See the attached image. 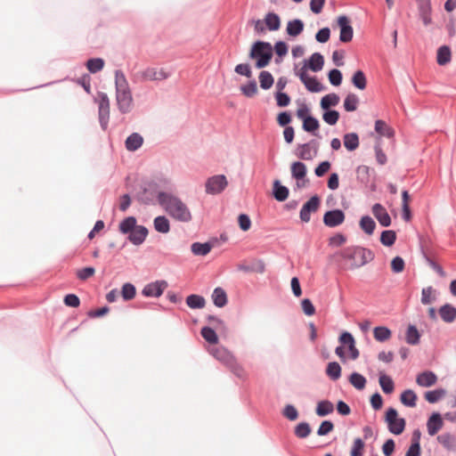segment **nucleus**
I'll return each mask as SVG.
<instances>
[{
  "label": "nucleus",
  "mask_w": 456,
  "mask_h": 456,
  "mask_svg": "<svg viewBox=\"0 0 456 456\" xmlns=\"http://www.w3.org/2000/svg\"><path fill=\"white\" fill-rule=\"evenodd\" d=\"M158 201L174 220L181 223H189L192 220V214L189 207L177 196L167 192H159Z\"/></svg>",
  "instance_id": "nucleus-1"
},
{
  "label": "nucleus",
  "mask_w": 456,
  "mask_h": 456,
  "mask_svg": "<svg viewBox=\"0 0 456 456\" xmlns=\"http://www.w3.org/2000/svg\"><path fill=\"white\" fill-rule=\"evenodd\" d=\"M116 100L118 110L122 113H128L133 107L132 93L125 75L117 70L115 73Z\"/></svg>",
  "instance_id": "nucleus-2"
},
{
  "label": "nucleus",
  "mask_w": 456,
  "mask_h": 456,
  "mask_svg": "<svg viewBox=\"0 0 456 456\" xmlns=\"http://www.w3.org/2000/svg\"><path fill=\"white\" fill-rule=\"evenodd\" d=\"M340 256L348 263V268L355 269L372 260L370 250L361 247H348L340 252Z\"/></svg>",
  "instance_id": "nucleus-3"
},
{
  "label": "nucleus",
  "mask_w": 456,
  "mask_h": 456,
  "mask_svg": "<svg viewBox=\"0 0 456 456\" xmlns=\"http://www.w3.org/2000/svg\"><path fill=\"white\" fill-rule=\"evenodd\" d=\"M249 57L256 60V67L262 69L266 67L273 57V47L270 43L258 41L251 48Z\"/></svg>",
  "instance_id": "nucleus-4"
},
{
  "label": "nucleus",
  "mask_w": 456,
  "mask_h": 456,
  "mask_svg": "<svg viewBox=\"0 0 456 456\" xmlns=\"http://www.w3.org/2000/svg\"><path fill=\"white\" fill-rule=\"evenodd\" d=\"M136 77L142 82H159L167 79L170 72L164 68L148 67L139 71Z\"/></svg>",
  "instance_id": "nucleus-5"
},
{
  "label": "nucleus",
  "mask_w": 456,
  "mask_h": 456,
  "mask_svg": "<svg viewBox=\"0 0 456 456\" xmlns=\"http://www.w3.org/2000/svg\"><path fill=\"white\" fill-rule=\"evenodd\" d=\"M228 182L224 175H214L206 182V192L208 194H218L227 186Z\"/></svg>",
  "instance_id": "nucleus-6"
},
{
  "label": "nucleus",
  "mask_w": 456,
  "mask_h": 456,
  "mask_svg": "<svg viewBox=\"0 0 456 456\" xmlns=\"http://www.w3.org/2000/svg\"><path fill=\"white\" fill-rule=\"evenodd\" d=\"M296 74L299 77L300 80L304 83L309 91L319 92L322 90L321 83H319L315 77H312L307 75L306 65H303L300 69H298L296 71Z\"/></svg>",
  "instance_id": "nucleus-7"
},
{
  "label": "nucleus",
  "mask_w": 456,
  "mask_h": 456,
  "mask_svg": "<svg viewBox=\"0 0 456 456\" xmlns=\"http://www.w3.org/2000/svg\"><path fill=\"white\" fill-rule=\"evenodd\" d=\"M99 98V119L103 129L107 128L110 118V100L105 94H100Z\"/></svg>",
  "instance_id": "nucleus-8"
},
{
  "label": "nucleus",
  "mask_w": 456,
  "mask_h": 456,
  "mask_svg": "<svg viewBox=\"0 0 456 456\" xmlns=\"http://www.w3.org/2000/svg\"><path fill=\"white\" fill-rule=\"evenodd\" d=\"M338 25L340 28L339 40L343 43L352 41L354 36V29L350 25V20L346 16H339L338 18Z\"/></svg>",
  "instance_id": "nucleus-9"
},
{
  "label": "nucleus",
  "mask_w": 456,
  "mask_h": 456,
  "mask_svg": "<svg viewBox=\"0 0 456 456\" xmlns=\"http://www.w3.org/2000/svg\"><path fill=\"white\" fill-rule=\"evenodd\" d=\"M320 207V199L318 196H313L307 202H305L300 210V219L308 223L311 219V213H314Z\"/></svg>",
  "instance_id": "nucleus-10"
},
{
  "label": "nucleus",
  "mask_w": 456,
  "mask_h": 456,
  "mask_svg": "<svg viewBox=\"0 0 456 456\" xmlns=\"http://www.w3.org/2000/svg\"><path fill=\"white\" fill-rule=\"evenodd\" d=\"M167 288V282L165 281H157L147 284L143 289L142 294L145 297H159L162 295L164 290Z\"/></svg>",
  "instance_id": "nucleus-11"
},
{
  "label": "nucleus",
  "mask_w": 456,
  "mask_h": 456,
  "mask_svg": "<svg viewBox=\"0 0 456 456\" xmlns=\"http://www.w3.org/2000/svg\"><path fill=\"white\" fill-rule=\"evenodd\" d=\"M341 345L346 347L350 353V357L356 360L359 357V350L355 346V341L352 334L349 332H343L338 338Z\"/></svg>",
  "instance_id": "nucleus-12"
},
{
  "label": "nucleus",
  "mask_w": 456,
  "mask_h": 456,
  "mask_svg": "<svg viewBox=\"0 0 456 456\" xmlns=\"http://www.w3.org/2000/svg\"><path fill=\"white\" fill-rule=\"evenodd\" d=\"M345 221V214L340 209L328 211L323 216V223L328 227H336Z\"/></svg>",
  "instance_id": "nucleus-13"
},
{
  "label": "nucleus",
  "mask_w": 456,
  "mask_h": 456,
  "mask_svg": "<svg viewBox=\"0 0 456 456\" xmlns=\"http://www.w3.org/2000/svg\"><path fill=\"white\" fill-rule=\"evenodd\" d=\"M318 151V148L314 142L298 145L297 156L305 160L313 159Z\"/></svg>",
  "instance_id": "nucleus-14"
},
{
  "label": "nucleus",
  "mask_w": 456,
  "mask_h": 456,
  "mask_svg": "<svg viewBox=\"0 0 456 456\" xmlns=\"http://www.w3.org/2000/svg\"><path fill=\"white\" fill-rule=\"evenodd\" d=\"M444 425V420L442 416L438 412H434L428 419L427 428L428 434L429 436H436L438 434L439 430H441Z\"/></svg>",
  "instance_id": "nucleus-15"
},
{
  "label": "nucleus",
  "mask_w": 456,
  "mask_h": 456,
  "mask_svg": "<svg viewBox=\"0 0 456 456\" xmlns=\"http://www.w3.org/2000/svg\"><path fill=\"white\" fill-rule=\"evenodd\" d=\"M419 17L425 25L432 23L431 12L432 7L430 0H417Z\"/></svg>",
  "instance_id": "nucleus-16"
},
{
  "label": "nucleus",
  "mask_w": 456,
  "mask_h": 456,
  "mask_svg": "<svg viewBox=\"0 0 456 456\" xmlns=\"http://www.w3.org/2000/svg\"><path fill=\"white\" fill-rule=\"evenodd\" d=\"M416 382L422 387H431L437 383V377L433 371H423L418 374Z\"/></svg>",
  "instance_id": "nucleus-17"
},
{
  "label": "nucleus",
  "mask_w": 456,
  "mask_h": 456,
  "mask_svg": "<svg viewBox=\"0 0 456 456\" xmlns=\"http://www.w3.org/2000/svg\"><path fill=\"white\" fill-rule=\"evenodd\" d=\"M372 214L378 219L379 224L383 226L390 225L391 219L386 208L380 204L377 203L372 207Z\"/></svg>",
  "instance_id": "nucleus-18"
},
{
  "label": "nucleus",
  "mask_w": 456,
  "mask_h": 456,
  "mask_svg": "<svg viewBox=\"0 0 456 456\" xmlns=\"http://www.w3.org/2000/svg\"><path fill=\"white\" fill-rule=\"evenodd\" d=\"M148 235V230L142 225L137 226L133 230L128 236L129 240L134 245L142 244Z\"/></svg>",
  "instance_id": "nucleus-19"
},
{
  "label": "nucleus",
  "mask_w": 456,
  "mask_h": 456,
  "mask_svg": "<svg viewBox=\"0 0 456 456\" xmlns=\"http://www.w3.org/2000/svg\"><path fill=\"white\" fill-rule=\"evenodd\" d=\"M421 333L415 325L409 324L405 333L404 339L410 345H418L420 342Z\"/></svg>",
  "instance_id": "nucleus-20"
},
{
  "label": "nucleus",
  "mask_w": 456,
  "mask_h": 456,
  "mask_svg": "<svg viewBox=\"0 0 456 456\" xmlns=\"http://www.w3.org/2000/svg\"><path fill=\"white\" fill-rule=\"evenodd\" d=\"M396 420L397 411L394 408L388 409L386 413V421L388 424L389 430L395 435H399V423Z\"/></svg>",
  "instance_id": "nucleus-21"
},
{
  "label": "nucleus",
  "mask_w": 456,
  "mask_h": 456,
  "mask_svg": "<svg viewBox=\"0 0 456 456\" xmlns=\"http://www.w3.org/2000/svg\"><path fill=\"white\" fill-rule=\"evenodd\" d=\"M323 64H324L323 56L319 53H315L312 54V56L310 57V59L307 61H305L304 65H306L307 69H310L311 70H313L314 72H317L322 69Z\"/></svg>",
  "instance_id": "nucleus-22"
},
{
  "label": "nucleus",
  "mask_w": 456,
  "mask_h": 456,
  "mask_svg": "<svg viewBox=\"0 0 456 456\" xmlns=\"http://www.w3.org/2000/svg\"><path fill=\"white\" fill-rule=\"evenodd\" d=\"M214 355L217 360L221 361L230 368H233L236 365L234 357L224 348H217Z\"/></svg>",
  "instance_id": "nucleus-23"
},
{
  "label": "nucleus",
  "mask_w": 456,
  "mask_h": 456,
  "mask_svg": "<svg viewBox=\"0 0 456 456\" xmlns=\"http://www.w3.org/2000/svg\"><path fill=\"white\" fill-rule=\"evenodd\" d=\"M143 142V138L137 133H133L126 140V148L129 151L138 150Z\"/></svg>",
  "instance_id": "nucleus-24"
},
{
  "label": "nucleus",
  "mask_w": 456,
  "mask_h": 456,
  "mask_svg": "<svg viewBox=\"0 0 456 456\" xmlns=\"http://www.w3.org/2000/svg\"><path fill=\"white\" fill-rule=\"evenodd\" d=\"M439 314L443 321L452 323L456 319V308L450 304H445L439 309Z\"/></svg>",
  "instance_id": "nucleus-25"
},
{
  "label": "nucleus",
  "mask_w": 456,
  "mask_h": 456,
  "mask_svg": "<svg viewBox=\"0 0 456 456\" xmlns=\"http://www.w3.org/2000/svg\"><path fill=\"white\" fill-rule=\"evenodd\" d=\"M452 60V52L450 47L444 45L438 48L436 53V62L439 65H446Z\"/></svg>",
  "instance_id": "nucleus-26"
},
{
  "label": "nucleus",
  "mask_w": 456,
  "mask_h": 456,
  "mask_svg": "<svg viewBox=\"0 0 456 456\" xmlns=\"http://www.w3.org/2000/svg\"><path fill=\"white\" fill-rule=\"evenodd\" d=\"M264 20L269 30L275 31L281 28V19L279 15L274 12H268Z\"/></svg>",
  "instance_id": "nucleus-27"
},
{
  "label": "nucleus",
  "mask_w": 456,
  "mask_h": 456,
  "mask_svg": "<svg viewBox=\"0 0 456 456\" xmlns=\"http://www.w3.org/2000/svg\"><path fill=\"white\" fill-rule=\"evenodd\" d=\"M154 228L161 233H167L170 231L169 220L164 216H159L154 219Z\"/></svg>",
  "instance_id": "nucleus-28"
},
{
  "label": "nucleus",
  "mask_w": 456,
  "mask_h": 456,
  "mask_svg": "<svg viewBox=\"0 0 456 456\" xmlns=\"http://www.w3.org/2000/svg\"><path fill=\"white\" fill-rule=\"evenodd\" d=\"M436 440L447 450H453L456 447V438L451 434L437 436Z\"/></svg>",
  "instance_id": "nucleus-29"
},
{
  "label": "nucleus",
  "mask_w": 456,
  "mask_h": 456,
  "mask_svg": "<svg viewBox=\"0 0 456 456\" xmlns=\"http://www.w3.org/2000/svg\"><path fill=\"white\" fill-rule=\"evenodd\" d=\"M212 299L217 307H223L227 304V296L225 291L221 288H216L212 294Z\"/></svg>",
  "instance_id": "nucleus-30"
},
{
  "label": "nucleus",
  "mask_w": 456,
  "mask_h": 456,
  "mask_svg": "<svg viewBox=\"0 0 456 456\" xmlns=\"http://www.w3.org/2000/svg\"><path fill=\"white\" fill-rule=\"evenodd\" d=\"M304 29V23L300 20H293L288 22L287 33L291 37L298 36Z\"/></svg>",
  "instance_id": "nucleus-31"
},
{
  "label": "nucleus",
  "mask_w": 456,
  "mask_h": 456,
  "mask_svg": "<svg viewBox=\"0 0 456 456\" xmlns=\"http://www.w3.org/2000/svg\"><path fill=\"white\" fill-rule=\"evenodd\" d=\"M344 146L350 151L359 147V137L355 133L346 134L344 135Z\"/></svg>",
  "instance_id": "nucleus-32"
},
{
  "label": "nucleus",
  "mask_w": 456,
  "mask_h": 456,
  "mask_svg": "<svg viewBox=\"0 0 456 456\" xmlns=\"http://www.w3.org/2000/svg\"><path fill=\"white\" fill-rule=\"evenodd\" d=\"M445 395L446 390L443 388L428 390L424 394V397L428 403H436Z\"/></svg>",
  "instance_id": "nucleus-33"
},
{
  "label": "nucleus",
  "mask_w": 456,
  "mask_h": 456,
  "mask_svg": "<svg viewBox=\"0 0 456 456\" xmlns=\"http://www.w3.org/2000/svg\"><path fill=\"white\" fill-rule=\"evenodd\" d=\"M420 434L419 431H415L412 436L411 444L410 449L407 451L405 456H419L420 446H419Z\"/></svg>",
  "instance_id": "nucleus-34"
},
{
  "label": "nucleus",
  "mask_w": 456,
  "mask_h": 456,
  "mask_svg": "<svg viewBox=\"0 0 456 456\" xmlns=\"http://www.w3.org/2000/svg\"><path fill=\"white\" fill-rule=\"evenodd\" d=\"M418 395L414 391L411 389L403 391V393L401 395V402L405 406L414 407L416 405Z\"/></svg>",
  "instance_id": "nucleus-35"
},
{
  "label": "nucleus",
  "mask_w": 456,
  "mask_h": 456,
  "mask_svg": "<svg viewBox=\"0 0 456 456\" xmlns=\"http://www.w3.org/2000/svg\"><path fill=\"white\" fill-rule=\"evenodd\" d=\"M339 102V96L336 94H329L323 96L321 100V107L323 110H328L330 107L337 106Z\"/></svg>",
  "instance_id": "nucleus-36"
},
{
  "label": "nucleus",
  "mask_w": 456,
  "mask_h": 456,
  "mask_svg": "<svg viewBox=\"0 0 456 456\" xmlns=\"http://www.w3.org/2000/svg\"><path fill=\"white\" fill-rule=\"evenodd\" d=\"M186 304L190 308H203L206 305V300L203 297L199 295H190L186 298Z\"/></svg>",
  "instance_id": "nucleus-37"
},
{
  "label": "nucleus",
  "mask_w": 456,
  "mask_h": 456,
  "mask_svg": "<svg viewBox=\"0 0 456 456\" xmlns=\"http://www.w3.org/2000/svg\"><path fill=\"white\" fill-rule=\"evenodd\" d=\"M273 195L278 201H284L289 196V190L287 187L281 185L279 181L273 183Z\"/></svg>",
  "instance_id": "nucleus-38"
},
{
  "label": "nucleus",
  "mask_w": 456,
  "mask_h": 456,
  "mask_svg": "<svg viewBox=\"0 0 456 456\" xmlns=\"http://www.w3.org/2000/svg\"><path fill=\"white\" fill-rule=\"evenodd\" d=\"M327 376L332 380H338L341 376V367L337 362H329L326 368Z\"/></svg>",
  "instance_id": "nucleus-39"
},
{
  "label": "nucleus",
  "mask_w": 456,
  "mask_h": 456,
  "mask_svg": "<svg viewBox=\"0 0 456 456\" xmlns=\"http://www.w3.org/2000/svg\"><path fill=\"white\" fill-rule=\"evenodd\" d=\"M379 385L382 388V391L385 394H391L394 392L395 386L392 379L386 375V374H380L379 375Z\"/></svg>",
  "instance_id": "nucleus-40"
},
{
  "label": "nucleus",
  "mask_w": 456,
  "mask_h": 456,
  "mask_svg": "<svg viewBox=\"0 0 456 456\" xmlns=\"http://www.w3.org/2000/svg\"><path fill=\"white\" fill-rule=\"evenodd\" d=\"M292 176L297 180L303 179L306 174V167L302 162H294L291 165Z\"/></svg>",
  "instance_id": "nucleus-41"
},
{
  "label": "nucleus",
  "mask_w": 456,
  "mask_h": 456,
  "mask_svg": "<svg viewBox=\"0 0 456 456\" xmlns=\"http://www.w3.org/2000/svg\"><path fill=\"white\" fill-rule=\"evenodd\" d=\"M136 227V219L134 216L126 217L119 224V231L122 233H130Z\"/></svg>",
  "instance_id": "nucleus-42"
},
{
  "label": "nucleus",
  "mask_w": 456,
  "mask_h": 456,
  "mask_svg": "<svg viewBox=\"0 0 456 456\" xmlns=\"http://www.w3.org/2000/svg\"><path fill=\"white\" fill-rule=\"evenodd\" d=\"M334 410V406L332 403L330 401H321L318 403L316 407V414L318 416L323 417L330 413H331Z\"/></svg>",
  "instance_id": "nucleus-43"
},
{
  "label": "nucleus",
  "mask_w": 456,
  "mask_h": 456,
  "mask_svg": "<svg viewBox=\"0 0 456 456\" xmlns=\"http://www.w3.org/2000/svg\"><path fill=\"white\" fill-rule=\"evenodd\" d=\"M211 248L209 243L194 242L191 245V251L196 256H206L210 252Z\"/></svg>",
  "instance_id": "nucleus-44"
},
{
  "label": "nucleus",
  "mask_w": 456,
  "mask_h": 456,
  "mask_svg": "<svg viewBox=\"0 0 456 456\" xmlns=\"http://www.w3.org/2000/svg\"><path fill=\"white\" fill-rule=\"evenodd\" d=\"M360 227L369 235L372 234L376 227L373 219L368 216H362L360 220Z\"/></svg>",
  "instance_id": "nucleus-45"
},
{
  "label": "nucleus",
  "mask_w": 456,
  "mask_h": 456,
  "mask_svg": "<svg viewBox=\"0 0 456 456\" xmlns=\"http://www.w3.org/2000/svg\"><path fill=\"white\" fill-rule=\"evenodd\" d=\"M375 131L383 136H393L395 132L382 120H377L375 123Z\"/></svg>",
  "instance_id": "nucleus-46"
},
{
  "label": "nucleus",
  "mask_w": 456,
  "mask_h": 456,
  "mask_svg": "<svg viewBox=\"0 0 456 456\" xmlns=\"http://www.w3.org/2000/svg\"><path fill=\"white\" fill-rule=\"evenodd\" d=\"M352 83L360 90L365 89L367 82L364 73L362 70L356 71L352 77Z\"/></svg>",
  "instance_id": "nucleus-47"
},
{
  "label": "nucleus",
  "mask_w": 456,
  "mask_h": 456,
  "mask_svg": "<svg viewBox=\"0 0 456 456\" xmlns=\"http://www.w3.org/2000/svg\"><path fill=\"white\" fill-rule=\"evenodd\" d=\"M396 240V232L395 231H384L380 236V241L384 246L390 247Z\"/></svg>",
  "instance_id": "nucleus-48"
},
{
  "label": "nucleus",
  "mask_w": 456,
  "mask_h": 456,
  "mask_svg": "<svg viewBox=\"0 0 456 456\" xmlns=\"http://www.w3.org/2000/svg\"><path fill=\"white\" fill-rule=\"evenodd\" d=\"M319 121L314 117L310 116L303 120V128L306 132L314 133V134H316L314 132L319 129Z\"/></svg>",
  "instance_id": "nucleus-49"
},
{
  "label": "nucleus",
  "mask_w": 456,
  "mask_h": 456,
  "mask_svg": "<svg viewBox=\"0 0 456 456\" xmlns=\"http://www.w3.org/2000/svg\"><path fill=\"white\" fill-rule=\"evenodd\" d=\"M349 381L352 384V386H354L356 389L359 390L363 389L366 385V379L357 372H354L351 374Z\"/></svg>",
  "instance_id": "nucleus-50"
},
{
  "label": "nucleus",
  "mask_w": 456,
  "mask_h": 456,
  "mask_svg": "<svg viewBox=\"0 0 456 456\" xmlns=\"http://www.w3.org/2000/svg\"><path fill=\"white\" fill-rule=\"evenodd\" d=\"M201 336L209 344L215 345L218 342V337L216 331L209 327H204L201 329Z\"/></svg>",
  "instance_id": "nucleus-51"
},
{
  "label": "nucleus",
  "mask_w": 456,
  "mask_h": 456,
  "mask_svg": "<svg viewBox=\"0 0 456 456\" xmlns=\"http://www.w3.org/2000/svg\"><path fill=\"white\" fill-rule=\"evenodd\" d=\"M260 86L266 90L272 87L273 84V77L268 71H261L259 74Z\"/></svg>",
  "instance_id": "nucleus-52"
},
{
  "label": "nucleus",
  "mask_w": 456,
  "mask_h": 456,
  "mask_svg": "<svg viewBox=\"0 0 456 456\" xmlns=\"http://www.w3.org/2000/svg\"><path fill=\"white\" fill-rule=\"evenodd\" d=\"M358 103V97L354 94H350L344 101V108L346 111H354L357 109Z\"/></svg>",
  "instance_id": "nucleus-53"
},
{
  "label": "nucleus",
  "mask_w": 456,
  "mask_h": 456,
  "mask_svg": "<svg viewBox=\"0 0 456 456\" xmlns=\"http://www.w3.org/2000/svg\"><path fill=\"white\" fill-rule=\"evenodd\" d=\"M104 61L101 58L90 59L86 62L87 69L92 73H96L103 69Z\"/></svg>",
  "instance_id": "nucleus-54"
},
{
  "label": "nucleus",
  "mask_w": 456,
  "mask_h": 456,
  "mask_svg": "<svg viewBox=\"0 0 456 456\" xmlns=\"http://www.w3.org/2000/svg\"><path fill=\"white\" fill-rule=\"evenodd\" d=\"M373 335L376 340L383 342L390 338L391 331L386 327H376Z\"/></svg>",
  "instance_id": "nucleus-55"
},
{
  "label": "nucleus",
  "mask_w": 456,
  "mask_h": 456,
  "mask_svg": "<svg viewBox=\"0 0 456 456\" xmlns=\"http://www.w3.org/2000/svg\"><path fill=\"white\" fill-rule=\"evenodd\" d=\"M311 433V428L310 425L306 422H301L297 424L295 428V435L298 438H305L307 437Z\"/></svg>",
  "instance_id": "nucleus-56"
},
{
  "label": "nucleus",
  "mask_w": 456,
  "mask_h": 456,
  "mask_svg": "<svg viewBox=\"0 0 456 456\" xmlns=\"http://www.w3.org/2000/svg\"><path fill=\"white\" fill-rule=\"evenodd\" d=\"M240 90L247 97H252L257 93V86L256 81H250L247 85L241 86Z\"/></svg>",
  "instance_id": "nucleus-57"
},
{
  "label": "nucleus",
  "mask_w": 456,
  "mask_h": 456,
  "mask_svg": "<svg viewBox=\"0 0 456 456\" xmlns=\"http://www.w3.org/2000/svg\"><path fill=\"white\" fill-rule=\"evenodd\" d=\"M135 287L131 283H126L121 289V295L125 300H130L135 296Z\"/></svg>",
  "instance_id": "nucleus-58"
},
{
  "label": "nucleus",
  "mask_w": 456,
  "mask_h": 456,
  "mask_svg": "<svg viewBox=\"0 0 456 456\" xmlns=\"http://www.w3.org/2000/svg\"><path fill=\"white\" fill-rule=\"evenodd\" d=\"M434 289L432 286H428L422 289L421 303L428 305L435 301Z\"/></svg>",
  "instance_id": "nucleus-59"
},
{
  "label": "nucleus",
  "mask_w": 456,
  "mask_h": 456,
  "mask_svg": "<svg viewBox=\"0 0 456 456\" xmlns=\"http://www.w3.org/2000/svg\"><path fill=\"white\" fill-rule=\"evenodd\" d=\"M323 120L329 125H335L338 118L339 113L337 110H328L322 115Z\"/></svg>",
  "instance_id": "nucleus-60"
},
{
  "label": "nucleus",
  "mask_w": 456,
  "mask_h": 456,
  "mask_svg": "<svg viewBox=\"0 0 456 456\" xmlns=\"http://www.w3.org/2000/svg\"><path fill=\"white\" fill-rule=\"evenodd\" d=\"M364 448V443L361 438H356L354 441L353 447L351 449V456H362Z\"/></svg>",
  "instance_id": "nucleus-61"
},
{
  "label": "nucleus",
  "mask_w": 456,
  "mask_h": 456,
  "mask_svg": "<svg viewBox=\"0 0 456 456\" xmlns=\"http://www.w3.org/2000/svg\"><path fill=\"white\" fill-rule=\"evenodd\" d=\"M333 428H334V425H333V423L331 421L324 420L320 425V427H319V428L317 430V434L320 436H326L330 432H331L333 430Z\"/></svg>",
  "instance_id": "nucleus-62"
},
{
  "label": "nucleus",
  "mask_w": 456,
  "mask_h": 456,
  "mask_svg": "<svg viewBox=\"0 0 456 456\" xmlns=\"http://www.w3.org/2000/svg\"><path fill=\"white\" fill-rule=\"evenodd\" d=\"M329 80L333 86H339L342 82V73L338 69H331L329 73Z\"/></svg>",
  "instance_id": "nucleus-63"
},
{
  "label": "nucleus",
  "mask_w": 456,
  "mask_h": 456,
  "mask_svg": "<svg viewBox=\"0 0 456 456\" xmlns=\"http://www.w3.org/2000/svg\"><path fill=\"white\" fill-rule=\"evenodd\" d=\"M95 273L94 267H85L77 271V277L79 280L86 281V279L92 277Z\"/></svg>",
  "instance_id": "nucleus-64"
}]
</instances>
